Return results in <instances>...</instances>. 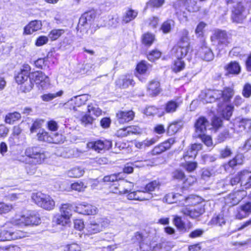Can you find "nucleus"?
Segmentation results:
<instances>
[{"label":"nucleus","instance_id":"obj_1","mask_svg":"<svg viewBox=\"0 0 251 251\" xmlns=\"http://www.w3.org/2000/svg\"><path fill=\"white\" fill-rule=\"evenodd\" d=\"M174 7L176 15L181 23L188 21V12H195L200 9L196 0H186L185 2L178 0L174 3Z\"/></svg>","mask_w":251,"mask_h":251},{"label":"nucleus","instance_id":"obj_2","mask_svg":"<svg viewBox=\"0 0 251 251\" xmlns=\"http://www.w3.org/2000/svg\"><path fill=\"white\" fill-rule=\"evenodd\" d=\"M251 8V1L247 0L237 3L232 10L231 18L233 21L237 23H242L249 14Z\"/></svg>","mask_w":251,"mask_h":251},{"label":"nucleus","instance_id":"obj_3","mask_svg":"<svg viewBox=\"0 0 251 251\" xmlns=\"http://www.w3.org/2000/svg\"><path fill=\"white\" fill-rule=\"evenodd\" d=\"M25 158L24 162L28 164H41L46 158L44 151L38 147H31L26 149Z\"/></svg>","mask_w":251,"mask_h":251},{"label":"nucleus","instance_id":"obj_4","mask_svg":"<svg viewBox=\"0 0 251 251\" xmlns=\"http://www.w3.org/2000/svg\"><path fill=\"white\" fill-rule=\"evenodd\" d=\"M32 199L37 205L46 210H50L54 207L55 202L48 195L37 192L32 194Z\"/></svg>","mask_w":251,"mask_h":251},{"label":"nucleus","instance_id":"obj_5","mask_svg":"<svg viewBox=\"0 0 251 251\" xmlns=\"http://www.w3.org/2000/svg\"><path fill=\"white\" fill-rule=\"evenodd\" d=\"M13 223L20 226L38 225L40 223V218L36 215H16Z\"/></svg>","mask_w":251,"mask_h":251},{"label":"nucleus","instance_id":"obj_6","mask_svg":"<svg viewBox=\"0 0 251 251\" xmlns=\"http://www.w3.org/2000/svg\"><path fill=\"white\" fill-rule=\"evenodd\" d=\"M89 97V95L86 94L74 97L65 103L64 106L66 108L76 110L77 107H80L85 104Z\"/></svg>","mask_w":251,"mask_h":251},{"label":"nucleus","instance_id":"obj_7","mask_svg":"<svg viewBox=\"0 0 251 251\" xmlns=\"http://www.w3.org/2000/svg\"><path fill=\"white\" fill-rule=\"evenodd\" d=\"M37 136L38 139L41 141L54 144H58L61 141V135L58 133L54 134L52 135H49V133L44 129H40Z\"/></svg>","mask_w":251,"mask_h":251},{"label":"nucleus","instance_id":"obj_8","mask_svg":"<svg viewBox=\"0 0 251 251\" xmlns=\"http://www.w3.org/2000/svg\"><path fill=\"white\" fill-rule=\"evenodd\" d=\"M0 231L3 241L16 240L25 236V233L20 230L13 231L12 228L7 229L6 228H3L0 229Z\"/></svg>","mask_w":251,"mask_h":251},{"label":"nucleus","instance_id":"obj_9","mask_svg":"<svg viewBox=\"0 0 251 251\" xmlns=\"http://www.w3.org/2000/svg\"><path fill=\"white\" fill-rule=\"evenodd\" d=\"M219 95L217 90H205L201 92L199 99L203 103H211L219 99Z\"/></svg>","mask_w":251,"mask_h":251},{"label":"nucleus","instance_id":"obj_10","mask_svg":"<svg viewBox=\"0 0 251 251\" xmlns=\"http://www.w3.org/2000/svg\"><path fill=\"white\" fill-rule=\"evenodd\" d=\"M33 82L40 85L42 89H46L50 84L49 78L42 72H36L31 75Z\"/></svg>","mask_w":251,"mask_h":251},{"label":"nucleus","instance_id":"obj_11","mask_svg":"<svg viewBox=\"0 0 251 251\" xmlns=\"http://www.w3.org/2000/svg\"><path fill=\"white\" fill-rule=\"evenodd\" d=\"M204 208L202 206L195 207H184L181 208L180 212L183 215L189 216L192 219H196L204 212Z\"/></svg>","mask_w":251,"mask_h":251},{"label":"nucleus","instance_id":"obj_12","mask_svg":"<svg viewBox=\"0 0 251 251\" xmlns=\"http://www.w3.org/2000/svg\"><path fill=\"white\" fill-rule=\"evenodd\" d=\"M251 214V202H247L237 207L234 215L237 219L241 220Z\"/></svg>","mask_w":251,"mask_h":251},{"label":"nucleus","instance_id":"obj_13","mask_svg":"<svg viewBox=\"0 0 251 251\" xmlns=\"http://www.w3.org/2000/svg\"><path fill=\"white\" fill-rule=\"evenodd\" d=\"M87 147L99 152L102 150H108L112 147V142L109 140H98L94 142H90L87 144Z\"/></svg>","mask_w":251,"mask_h":251},{"label":"nucleus","instance_id":"obj_14","mask_svg":"<svg viewBox=\"0 0 251 251\" xmlns=\"http://www.w3.org/2000/svg\"><path fill=\"white\" fill-rule=\"evenodd\" d=\"M247 192L244 190H238L228 195L226 198V202L231 205L237 204L247 196Z\"/></svg>","mask_w":251,"mask_h":251},{"label":"nucleus","instance_id":"obj_15","mask_svg":"<svg viewBox=\"0 0 251 251\" xmlns=\"http://www.w3.org/2000/svg\"><path fill=\"white\" fill-rule=\"evenodd\" d=\"M198 55L203 60L207 61L212 60L214 58V54L211 50L205 43L202 41L201 46L198 51Z\"/></svg>","mask_w":251,"mask_h":251},{"label":"nucleus","instance_id":"obj_16","mask_svg":"<svg viewBox=\"0 0 251 251\" xmlns=\"http://www.w3.org/2000/svg\"><path fill=\"white\" fill-rule=\"evenodd\" d=\"M165 198L169 203H177L180 206L186 205L187 196L178 193H171L167 194Z\"/></svg>","mask_w":251,"mask_h":251},{"label":"nucleus","instance_id":"obj_17","mask_svg":"<svg viewBox=\"0 0 251 251\" xmlns=\"http://www.w3.org/2000/svg\"><path fill=\"white\" fill-rule=\"evenodd\" d=\"M75 212L84 215H94L97 212L96 206L83 202L75 207Z\"/></svg>","mask_w":251,"mask_h":251},{"label":"nucleus","instance_id":"obj_18","mask_svg":"<svg viewBox=\"0 0 251 251\" xmlns=\"http://www.w3.org/2000/svg\"><path fill=\"white\" fill-rule=\"evenodd\" d=\"M209 125V122L204 117H200L195 122V130L196 136L205 133L206 131V128Z\"/></svg>","mask_w":251,"mask_h":251},{"label":"nucleus","instance_id":"obj_19","mask_svg":"<svg viewBox=\"0 0 251 251\" xmlns=\"http://www.w3.org/2000/svg\"><path fill=\"white\" fill-rule=\"evenodd\" d=\"M213 38L217 40L219 45L226 46L230 43L229 38L225 31L220 29L215 30L213 36L212 37V38Z\"/></svg>","mask_w":251,"mask_h":251},{"label":"nucleus","instance_id":"obj_20","mask_svg":"<svg viewBox=\"0 0 251 251\" xmlns=\"http://www.w3.org/2000/svg\"><path fill=\"white\" fill-rule=\"evenodd\" d=\"M134 113L132 110L119 111L116 114L117 121L120 124H125L133 119Z\"/></svg>","mask_w":251,"mask_h":251},{"label":"nucleus","instance_id":"obj_21","mask_svg":"<svg viewBox=\"0 0 251 251\" xmlns=\"http://www.w3.org/2000/svg\"><path fill=\"white\" fill-rule=\"evenodd\" d=\"M240 178V185L243 188H251V172L243 170L239 173Z\"/></svg>","mask_w":251,"mask_h":251},{"label":"nucleus","instance_id":"obj_22","mask_svg":"<svg viewBox=\"0 0 251 251\" xmlns=\"http://www.w3.org/2000/svg\"><path fill=\"white\" fill-rule=\"evenodd\" d=\"M161 91L160 82L153 79L150 81L147 86V92L148 94L152 97L158 95Z\"/></svg>","mask_w":251,"mask_h":251},{"label":"nucleus","instance_id":"obj_23","mask_svg":"<svg viewBox=\"0 0 251 251\" xmlns=\"http://www.w3.org/2000/svg\"><path fill=\"white\" fill-rule=\"evenodd\" d=\"M42 26V24L41 21H32L25 27L24 33L25 34H31L34 32L40 29Z\"/></svg>","mask_w":251,"mask_h":251},{"label":"nucleus","instance_id":"obj_24","mask_svg":"<svg viewBox=\"0 0 251 251\" xmlns=\"http://www.w3.org/2000/svg\"><path fill=\"white\" fill-rule=\"evenodd\" d=\"M135 83L134 80L129 75L123 76L119 78L116 81V84L121 88H126L129 86H134Z\"/></svg>","mask_w":251,"mask_h":251},{"label":"nucleus","instance_id":"obj_25","mask_svg":"<svg viewBox=\"0 0 251 251\" xmlns=\"http://www.w3.org/2000/svg\"><path fill=\"white\" fill-rule=\"evenodd\" d=\"M94 17V14L91 12L84 13L79 18L78 27L85 26L89 25Z\"/></svg>","mask_w":251,"mask_h":251},{"label":"nucleus","instance_id":"obj_26","mask_svg":"<svg viewBox=\"0 0 251 251\" xmlns=\"http://www.w3.org/2000/svg\"><path fill=\"white\" fill-rule=\"evenodd\" d=\"M218 92H220V95H218L219 99L222 98L225 102L229 101L234 93L233 89L230 87H226L223 91L218 90Z\"/></svg>","mask_w":251,"mask_h":251},{"label":"nucleus","instance_id":"obj_27","mask_svg":"<svg viewBox=\"0 0 251 251\" xmlns=\"http://www.w3.org/2000/svg\"><path fill=\"white\" fill-rule=\"evenodd\" d=\"M225 68L228 73L233 75H238L241 71V67L236 61H231Z\"/></svg>","mask_w":251,"mask_h":251},{"label":"nucleus","instance_id":"obj_28","mask_svg":"<svg viewBox=\"0 0 251 251\" xmlns=\"http://www.w3.org/2000/svg\"><path fill=\"white\" fill-rule=\"evenodd\" d=\"M138 12L136 10L128 9L124 13L122 18V22L127 24L134 20L137 16Z\"/></svg>","mask_w":251,"mask_h":251},{"label":"nucleus","instance_id":"obj_29","mask_svg":"<svg viewBox=\"0 0 251 251\" xmlns=\"http://www.w3.org/2000/svg\"><path fill=\"white\" fill-rule=\"evenodd\" d=\"M179 35V42L178 45H189L190 37L189 36V31L186 29L184 28L181 29L178 33Z\"/></svg>","mask_w":251,"mask_h":251},{"label":"nucleus","instance_id":"obj_30","mask_svg":"<svg viewBox=\"0 0 251 251\" xmlns=\"http://www.w3.org/2000/svg\"><path fill=\"white\" fill-rule=\"evenodd\" d=\"M190 46L186 45H178L176 49V56L177 58H182L189 52Z\"/></svg>","mask_w":251,"mask_h":251},{"label":"nucleus","instance_id":"obj_31","mask_svg":"<svg viewBox=\"0 0 251 251\" xmlns=\"http://www.w3.org/2000/svg\"><path fill=\"white\" fill-rule=\"evenodd\" d=\"M183 123L181 121H175L169 125L167 132L170 135H172L176 133L182 126Z\"/></svg>","mask_w":251,"mask_h":251},{"label":"nucleus","instance_id":"obj_32","mask_svg":"<svg viewBox=\"0 0 251 251\" xmlns=\"http://www.w3.org/2000/svg\"><path fill=\"white\" fill-rule=\"evenodd\" d=\"M21 118V115L20 113L14 112L9 113L6 115L4 119V122L8 124L13 125L16 121H19Z\"/></svg>","mask_w":251,"mask_h":251},{"label":"nucleus","instance_id":"obj_33","mask_svg":"<svg viewBox=\"0 0 251 251\" xmlns=\"http://www.w3.org/2000/svg\"><path fill=\"white\" fill-rule=\"evenodd\" d=\"M181 102L176 100H170L167 102L165 105V111L167 113H173L176 111L177 108L180 105Z\"/></svg>","mask_w":251,"mask_h":251},{"label":"nucleus","instance_id":"obj_34","mask_svg":"<svg viewBox=\"0 0 251 251\" xmlns=\"http://www.w3.org/2000/svg\"><path fill=\"white\" fill-rule=\"evenodd\" d=\"M73 209V206L72 204L69 203L63 204L60 207V213L70 219L72 216Z\"/></svg>","mask_w":251,"mask_h":251},{"label":"nucleus","instance_id":"obj_35","mask_svg":"<svg viewBox=\"0 0 251 251\" xmlns=\"http://www.w3.org/2000/svg\"><path fill=\"white\" fill-rule=\"evenodd\" d=\"M87 229L90 234H94L101 231V226H100L98 222L93 221L87 225Z\"/></svg>","mask_w":251,"mask_h":251},{"label":"nucleus","instance_id":"obj_36","mask_svg":"<svg viewBox=\"0 0 251 251\" xmlns=\"http://www.w3.org/2000/svg\"><path fill=\"white\" fill-rule=\"evenodd\" d=\"M206 25V24L204 22H200L197 26L195 31L196 36L200 38L201 41H204L203 31Z\"/></svg>","mask_w":251,"mask_h":251},{"label":"nucleus","instance_id":"obj_37","mask_svg":"<svg viewBox=\"0 0 251 251\" xmlns=\"http://www.w3.org/2000/svg\"><path fill=\"white\" fill-rule=\"evenodd\" d=\"M211 224L222 226L226 224V219L223 213H220L215 217H213L210 221Z\"/></svg>","mask_w":251,"mask_h":251},{"label":"nucleus","instance_id":"obj_38","mask_svg":"<svg viewBox=\"0 0 251 251\" xmlns=\"http://www.w3.org/2000/svg\"><path fill=\"white\" fill-rule=\"evenodd\" d=\"M84 170L80 167H75L68 172V175L71 177H79L83 175Z\"/></svg>","mask_w":251,"mask_h":251},{"label":"nucleus","instance_id":"obj_39","mask_svg":"<svg viewBox=\"0 0 251 251\" xmlns=\"http://www.w3.org/2000/svg\"><path fill=\"white\" fill-rule=\"evenodd\" d=\"M175 26V22L172 20H168L165 21L162 25L161 29L164 33H169L172 28Z\"/></svg>","mask_w":251,"mask_h":251},{"label":"nucleus","instance_id":"obj_40","mask_svg":"<svg viewBox=\"0 0 251 251\" xmlns=\"http://www.w3.org/2000/svg\"><path fill=\"white\" fill-rule=\"evenodd\" d=\"M33 86V82L31 78L30 77L20 86V89L23 92H29L32 90Z\"/></svg>","mask_w":251,"mask_h":251},{"label":"nucleus","instance_id":"obj_41","mask_svg":"<svg viewBox=\"0 0 251 251\" xmlns=\"http://www.w3.org/2000/svg\"><path fill=\"white\" fill-rule=\"evenodd\" d=\"M160 185V182L158 180H155L148 183L146 185L144 190L147 192L152 193V192L154 191L156 189H158Z\"/></svg>","mask_w":251,"mask_h":251},{"label":"nucleus","instance_id":"obj_42","mask_svg":"<svg viewBox=\"0 0 251 251\" xmlns=\"http://www.w3.org/2000/svg\"><path fill=\"white\" fill-rule=\"evenodd\" d=\"M70 219L61 213L54 216L53 222L57 225L65 226L69 222Z\"/></svg>","mask_w":251,"mask_h":251},{"label":"nucleus","instance_id":"obj_43","mask_svg":"<svg viewBox=\"0 0 251 251\" xmlns=\"http://www.w3.org/2000/svg\"><path fill=\"white\" fill-rule=\"evenodd\" d=\"M122 188L119 192L120 194H126L131 191L134 187V184L127 181H124L121 184Z\"/></svg>","mask_w":251,"mask_h":251},{"label":"nucleus","instance_id":"obj_44","mask_svg":"<svg viewBox=\"0 0 251 251\" xmlns=\"http://www.w3.org/2000/svg\"><path fill=\"white\" fill-rule=\"evenodd\" d=\"M154 36L150 33H146L142 36V43L145 46H150L154 40Z\"/></svg>","mask_w":251,"mask_h":251},{"label":"nucleus","instance_id":"obj_45","mask_svg":"<svg viewBox=\"0 0 251 251\" xmlns=\"http://www.w3.org/2000/svg\"><path fill=\"white\" fill-rule=\"evenodd\" d=\"M168 149H169V144H167V143H164L163 142L155 147L152 150V152L153 154H158Z\"/></svg>","mask_w":251,"mask_h":251},{"label":"nucleus","instance_id":"obj_46","mask_svg":"<svg viewBox=\"0 0 251 251\" xmlns=\"http://www.w3.org/2000/svg\"><path fill=\"white\" fill-rule=\"evenodd\" d=\"M64 32V30L62 29H52L49 34L48 36L52 41H54L60 37Z\"/></svg>","mask_w":251,"mask_h":251},{"label":"nucleus","instance_id":"obj_47","mask_svg":"<svg viewBox=\"0 0 251 251\" xmlns=\"http://www.w3.org/2000/svg\"><path fill=\"white\" fill-rule=\"evenodd\" d=\"M30 77L29 75L20 72L15 76V78L16 82L21 85Z\"/></svg>","mask_w":251,"mask_h":251},{"label":"nucleus","instance_id":"obj_48","mask_svg":"<svg viewBox=\"0 0 251 251\" xmlns=\"http://www.w3.org/2000/svg\"><path fill=\"white\" fill-rule=\"evenodd\" d=\"M182 58H178L175 61L173 67V71L175 72H178L182 70L185 67V63L182 61Z\"/></svg>","mask_w":251,"mask_h":251},{"label":"nucleus","instance_id":"obj_49","mask_svg":"<svg viewBox=\"0 0 251 251\" xmlns=\"http://www.w3.org/2000/svg\"><path fill=\"white\" fill-rule=\"evenodd\" d=\"M157 196L155 194L145 191H140L139 201L149 200Z\"/></svg>","mask_w":251,"mask_h":251},{"label":"nucleus","instance_id":"obj_50","mask_svg":"<svg viewBox=\"0 0 251 251\" xmlns=\"http://www.w3.org/2000/svg\"><path fill=\"white\" fill-rule=\"evenodd\" d=\"M63 93V91L60 90L56 93H49L47 94H44L43 96H42V99L44 101H50L53 100V99L56 98L57 97L62 96Z\"/></svg>","mask_w":251,"mask_h":251},{"label":"nucleus","instance_id":"obj_51","mask_svg":"<svg viewBox=\"0 0 251 251\" xmlns=\"http://www.w3.org/2000/svg\"><path fill=\"white\" fill-rule=\"evenodd\" d=\"M197 137L201 139L203 143L207 147H211L213 145L212 140L211 137L207 135L205 133L202 134V135H199Z\"/></svg>","mask_w":251,"mask_h":251},{"label":"nucleus","instance_id":"obj_52","mask_svg":"<svg viewBox=\"0 0 251 251\" xmlns=\"http://www.w3.org/2000/svg\"><path fill=\"white\" fill-rule=\"evenodd\" d=\"M161 53L160 51L154 50L151 51L148 55V59L152 62L159 59L161 56Z\"/></svg>","mask_w":251,"mask_h":251},{"label":"nucleus","instance_id":"obj_53","mask_svg":"<svg viewBox=\"0 0 251 251\" xmlns=\"http://www.w3.org/2000/svg\"><path fill=\"white\" fill-rule=\"evenodd\" d=\"M174 223L178 229L181 231L185 230V225L180 217L176 216L174 219Z\"/></svg>","mask_w":251,"mask_h":251},{"label":"nucleus","instance_id":"obj_54","mask_svg":"<svg viewBox=\"0 0 251 251\" xmlns=\"http://www.w3.org/2000/svg\"><path fill=\"white\" fill-rule=\"evenodd\" d=\"M86 186L81 181H77L71 184V188L72 190L78 192L84 190Z\"/></svg>","mask_w":251,"mask_h":251},{"label":"nucleus","instance_id":"obj_55","mask_svg":"<svg viewBox=\"0 0 251 251\" xmlns=\"http://www.w3.org/2000/svg\"><path fill=\"white\" fill-rule=\"evenodd\" d=\"M165 0H150L147 2L148 7L159 8L163 5Z\"/></svg>","mask_w":251,"mask_h":251},{"label":"nucleus","instance_id":"obj_56","mask_svg":"<svg viewBox=\"0 0 251 251\" xmlns=\"http://www.w3.org/2000/svg\"><path fill=\"white\" fill-rule=\"evenodd\" d=\"M147 69L148 66L146 64L145 61H141L136 67V70L140 75L145 74L147 71Z\"/></svg>","mask_w":251,"mask_h":251},{"label":"nucleus","instance_id":"obj_57","mask_svg":"<svg viewBox=\"0 0 251 251\" xmlns=\"http://www.w3.org/2000/svg\"><path fill=\"white\" fill-rule=\"evenodd\" d=\"M88 112L91 114L95 115L97 117L101 114V110L97 106H93L92 105L88 106Z\"/></svg>","mask_w":251,"mask_h":251},{"label":"nucleus","instance_id":"obj_58","mask_svg":"<svg viewBox=\"0 0 251 251\" xmlns=\"http://www.w3.org/2000/svg\"><path fill=\"white\" fill-rule=\"evenodd\" d=\"M233 107L231 105H227L225 109L223 111V116L226 119L228 120L232 114Z\"/></svg>","mask_w":251,"mask_h":251},{"label":"nucleus","instance_id":"obj_59","mask_svg":"<svg viewBox=\"0 0 251 251\" xmlns=\"http://www.w3.org/2000/svg\"><path fill=\"white\" fill-rule=\"evenodd\" d=\"M234 129L237 132H242L245 129L244 119L239 121H236L234 124Z\"/></svg>","mask_w":251,"mask_h":251},{"label":"nucleus","instance_id":"obj_60","mask_svg":"<svg viewBox=\"0 0 251 251\" xmlns=\"http://www.w3.org/2000/svg\"><path fill=\"white\" fill-rule=\"evenodd\" d=\"M12 208V205L0 202V214L8 213Z\"/></svg>","mask_w":251,"mask_h":251},{"label":"nucleus","instance_id":"obj_61","mask_svg":"<svg viewBox=\"0 0 251 251\" xmlns=\"http://www.w3.org/2000/svg\"><path fill=\"white\" fill-rule=\"evenodd\" d=\"M120 174H112L109 176H105L103 180L104 182H115L120 179Z\"/></svg>","mask_w":251,"mask_h":251},{"label":"nucleus","instance_id":"obj_62","mask_svg":"<svg viewBox=\"0 0 251 251\" xmlns=\"http://www.w3.org/2000/svg\"><path fill=\"white\" fill-rule=\"evenodd\" d=\"M26 166H25V169L26 171V172L28 174L32 175H34L37 170V166L36 165L38 164H28L25 163Z\"/></svg>","mask_w":251,"mask_h":251},{"label":"nucleus","instance_id":"obj_63","mask_svg":"<svg viewBox=\"0 0 251 251\" xmlns=\"http://www.w3.org/2000/svg\"><path fill=\"white\" fill-rule=\"evenodd\" d=\"M94 119L91 116L85 114L83 116L81 120L82 124L85 126H87L89 125H92Z\"/></svg>","mask_w":251,"mask_h":251},{"label":"nucleus","instance_id":"obj_64","mask_svg":"<svg viewBox=\"0 0 251 251\" xmlns=\"http://www.w3.org/2000/svg\"><path fill=\"white\" fill-rule=\"evenodd\" d=\"M81 247L76 243L68 244L64 248V251H80Z\"/></svg>","mask_w":251,"mask_h":251}]
</instances>
